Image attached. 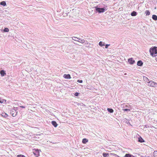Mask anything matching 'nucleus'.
Returning a JSON list of instances; mask_svg holds the SVG:
<instances>
[{
	"label": "nucleus",
	"mask_w": 157,
	"mask_h": 157,
	"mask_svg": "<svg viewBox=\"0 0 157 157\" xmlns=\"http://www.w3.org/2000/svg\"><path fill=\"white\" fill-rule=\"evenodd\" d=\"M123 110L124 111H129L130 110L129 109H123Z\"/></svg>",
	"instance_id": "nucleus-28"
},
{
	"label": "nucleus",
	"mask_w": 157,
	"mask_h": 157,
	"mask_svg": "<svg viewBox=\"0 0 157 157\" xmlns=\"http://www.w3.org/2000/svg\"><path fill=\"white\" fill-rule=\"evenodd\" d=\"M143 63L141 60H139L138 61L137 64L139 66H141L143 65Z\"/></svg>",
	"instance_id": "nucleus-10"
},
{
	"label": "nucleus",
	"mask_w": 157,
	"mask_h": 157,
	"mask_svg": "<svg viewBox=\"0 0 157 157\" xmlns=\"http://www.w3.org/2000/svg\"><path fill=\"white\" fill-rule=\"evenodd\" d=\"M144 81L147 82H148V81H149V80L146 77H144Z\"/></svg>",
	"instance_id": "nucleus-23"
},
{
	"label": "nucleus",
	"mask_w": 157,
	"mask_h": 157,
	"mask_svg": "<svg viewBox=\"0 0 157 157\" xmlns=\"http://www.w3.org/2000/svg\"><path fill=\"white\" fill-rule=\"evenodd\" d=\"M0 4L3 6H5L6 5V3L5 1H2L0 3Z\"/></svg>",
	"instance_id": "nucleus-12"
},
{
	"label": "nucleus",
	"mask_w": 157,
	"mask_h": 157,
	"mask_svg": "<svg viewBox=\"0 0 157 157\" xmlns=\"http://www.w3.org/2000/svg\"><path fill=\"white\" fill-rule=\"evenodd\" d=\"M77 82L79 83H82V80H77Z\"/></svg>",
	"instance_id": "nucleus-29"
},
{
	"label": "nucleus",
	"mask_w": 157,
	"mask_h": 157,
	"mask_svg": "<svg viewBox=\"0 0 157 157\" xmlns=\"http://www.w3.org/2000/svg\"><path fill=\"white\" fill-rule=\"evenodd\" d=\"M0 73L2 76H4L6 74V73L3 70L1 71Z\"/></svg>",
	"instance_id": "nucleus-16"
},
{
	"label": "nucleus",
	"mask_w": 157,
	"mask_h": 157,
	"mask_svg": "<svg viewBox=\"0 0 157 157\" xmlns=\"http://www.w3.org/2000/svg\"><path fill=\"white\" fill-rule=\"evenodd\" d=\"M96 10L99 13L104 12L105 11V9L103 8H96Z\"/></svg>",
	"instance_id": "nucleus-6"
},
{
	"label": "nucleus",
	"mask_w": 157,
	"mask_h": 157,
	"mask_svg": "<svg viewBox=\"0 0 157 157\" xmlns=\"http://www.w3.org/2000/svg\"><path fill=\"white\" fill-rule=\"evenodd\" d=\"M151 55L153 56H156L155 54H157V47H154L150 48L149 50Z\"/></svg>",
	"instance_id": "nucleus-1"
},
{
	"label": "nucleus",
	"mask_w": 157,
	"mask_h": 157,
	"mask_svg": "<svg viewBox=\"0 0 157 157\" xmlns=\"http://www.w3.org/2000/svg\"><path fill=\"white\" fill-rule=\"evenodd\" d=\"M2 116L4 117H8V115L5 113H2Z\"/></svg>",
	"instance_id": "nucleus-20"
},
{
	"label": "nucleus",
	"mask_w": 157,
	"mask_h": 157,
	"mask_svg": "<svg viewBox=\"0 0 157 157\" xmlns=\"http://www.w3.org/2000/svg\"><path fill=\"white\" fill-rule=\"evenodd\" d=\"M153 156L154 157H157V151H154L153 153Z\"/></svg>",
	"instance_id": "nucleus-19"
},
{
	"label": "nucleus",
	"mask_w": 157,
	"mask_h": 157,
	"mask_svg": "<svg viewBox=\"0 0 157 157\" xmlns=\"http://www.w3.org/2000/svg\"><path fill=\"white\" fill-rule=\"evenodd\" d=\"M52 124L55 127H56L57 126L58 124L55 121H52Z\"/></svg>",
	"instance_id": "nucleus-9"
},
{
	"label": "nucleus",
	"mask_w": 157,
	"mask_h": 157,
	"mask_svg": "<svg viewBox=\"0 0 157 157\" xmlns=\"http://www.w3.org/2000/svg\"><path fill=\"white\" fill-rule=\"evenodd\" d=\"M0 100H1V98H0ZM3 102V100L2 101V100H0V103H2Z\"/></svg>",
	"instance_id": "nucleus-33"
},
{
	"label": "nucleus",
	"mask_w": 157,
	"mask_h": 157,
	"mask_svg": "<svg viewBox=\"0 0 157 157\" xmlns=\"http://www.w3.org/2000/svg\"><path fill=\"white\" fill-rule=\"evenodd\" d=\"M148 85L151 87H155L157 86V83L152 80L148 82Z\"/></svg>",
	"instance_id": "nucleus-2"
},
{
	"label": "nucleus",
	"mask_w": 157,
	"mask_h": 157,
	"mask_svg": "<svg viewBox=\"0 0 157 157\" xmlns=\"http://www.w3.org/2000/svg\"><path fill=\"white\" fill-rule=\"evenodd\" d=\"M103 155L104 157H106L107 156L109 157L115 156L116 155L115 154L111 153H103Z\"/></svg>",
	"instance_id": "nucleus-4"
},
{
	"label": "nucleus",
	"mask_w": 157,
	"mask_h": 157,
	"mask_svg": "<svg viewBox=\"0 0 157 157\" xmlns=\"http://www.w3.org/2000/svg\"><path fill=\"white\" fill-rule=\"evenodd\" d=\"M137 13L135 11H133L131 13V15L132 16H136L137 15Z\"/></svg>",
	"instance_id": "nucleus-13"
},
{
	"label": "nucleus",
	"mask_w": 157,
	"mask_h": 157,
	"mask_svg": "<svg viewBox=\"0 0 157 157\" xmlns=\"http://www.w3.org/2000/svg\"><path fill=\"white\" fill-rule=\"evenodd\" d=\"M138 140L139 142H141V143L144 142V140L141 137L138 138Z\"/></svg>",
	"instance_id": "nucleus-18"
},
{
	"label": "nucleus",
	"mask_w": 157,
	"mask_h": 157,
	"mask_svg": "<svg viewBox=\"0 0 157 157\" xmlns=\"http://www.w3.org/2000/svg\"><path fill=\"white\" fill-rule=\"evenodd\" d=\"M63 77L66 79H70L71 78L69 74H64L63 76Z\"/></svg>",
	"instance_id": "nucleus-8"
},
{
	"label": "nucleus",
	"mask_w": 157,
	"mask_h": 157,
	"mask_svg": "<svg viewBox=\"0 0 157 157\" xmlns=\"http://www.w3.org/2000/svg\"><path fill=\"white\" fill-rule=\"evenodd\" d=\"M75 96H78V93H76L75 94Z\"/></svg>",
	"instance_id": "nucleus-30"
},
{
	"label": "nucleus",
	"mask_w": 157,
	"mask_h": 157,
	"mask_svg": "<svg viewBox=\"0 0 157 157\" xmlns=\"http://www.w3.org/2000/svg\"><path fill=\"white\" fill-rule=\"evenodd\" d=\"M88 142V140L86 138L83 139L82 140V142L83 144H86Z\"/></svg>",
	"instance_id": "nucleus-17"
},
{
	"label": "nucleus",
	"mask_w": 157,
	"mask_h": 157,
	"mask_svg": "<svg viewBox=\"0 0 157 157\" xmlns=\"http://www.w3.org/2000/svg\"><path fill=\"white\" fill-rule=\"evenodd\" d=\"M146 15H149L150 14V12L148 10H147L145 12Z\"/></svg>",
	"instance_id": "nucleus-26"
},
{
	"label": "nucleus",
	"mask_w": 157,
	"mask_h": 157,
	"mask_svg": "<svg viewBox=\"0 0 157 157\" xmlns=\"http://www.w3.org/2000/svg\"><path fill=\"white\" fill-rule=\"evenodd\" d=\"M109 45H108V44H106V45H105V48H107L108 47V46Z\"/></svg>",
	"instance_id": "nucleus-32"
},
{
	"label": "nucleus",
	"mask_w": 157,
	"mask_h": 157,
	"mask_svg": "<svg viewBox=\"0 0 157 157\" xmlns=\"http://www.w3.org/2000/svg\"><path fill=\"white\" fill-rule=\"evenodd\" d=\"M72 39L74 40L78 41V40L79 38L75 36H73L72 37Z\"/></svg>",
	"instance_id": "nucleus-14"
},
{
	"label": "nucleus",
	"mask_w": 157,
	"mask_h": 157,
	"mask_svg": "<svg viewBox=\"0 0 157 157\" xmlns=\"http://www.w3.org/2000/svg\"><path fill=\"white\" fill-rule=\"evenodd\" d=\"M10 113L12 116L14 117L17 115V112L15 109H12L10 110Z\"/></svg>",
	"instance_id": "nucleus-3"
},
{
	"label": "nucleus",
	"mask_w": 157,
	"mask_h": 157,
	"mask_svg": "<svg viewBox=\"0 0 157 157\" xmlns=\"http://www.w3.org/2000/svg\"><path fill=\"white\" fill-rule=\"evenodd\" d=\"M19 107L21 108H25V106H19Z\"/></svg>",
	"instance_id": "nucleus-31"
},
{
	"label": "nucleus",
	"mask_w": 157,
	"mask_h": 157,
	"mask_svg": "<svg viewBox=\"0 0 157 157\" xmlns=\"http://www.w3.org/2000/svg\"><path fill=\"white\" fill-rule=\"evenodd\" d=\"M3 31L5 32H8L9 31V29L8 28H6L4 29Z\"/></svg>",
	"instance_id": "nucleus-24"
},
{
	"label": "nucleus",
	"mask_w": 157,
	"mask_h": 157,
	"mask_svg": "<svg viewBox=\"0 0 157 157\" xmlns=\"http://www.w3.org/2000/svg\"><path fill=\"white\" fill-rule=\"evenodd\" d=\"M17 157H25L24 155H17Z\"/></svg>",
	"instance_id": "nucleus-27"
},
{
	"label": "nucleus",
	"mask_w": 157,
	"mask_h": 157,
	"mask_svg": "<svg viewBox=\"0 0 157 157\" xmlns=\"http://www.w3.org/2000/svg\"><path fill=\"white\" fill-rule=\"evenodd\" d=\"M128 62L130 64H133L135 63V61L133 60L132 58H130L128 59Z\"/></svg>",
	"instance_id": "nucleus-7"
},
{
	"label": "nucleus",
	"mask_w": 157,
	"mask_h": 157,
	"mask_svg": "<svg viewBox=\"0 0 157 157\" xmlns=\"http://www.w3.org/2000/svg\"><path fill=\"white\" fill-rule=\"evenodd\" d=\"M152 18L155 21L157 20V16L155 15H153L152 16Z\"/></svg>",
	"instance_id": "nucleus-15"
},
{
	"label": "nucleus",
	"mask_w": 157,
	"mask_h": 157,
	"mask_svg": "<svg viewBox=\"0 0 157 157\" xmlns=\"http://www.w3.org/2000/svg\"><path fill=\"white\" fill-rule=\"evenodd\" d=\"M99 46L101 47H102L105 45H104V43L102 42L101 41H100L99 43Z\"/></svg>",
	"instance_id": "nucleus-21"
},
{
	"label": "nucleus",
	"mask_w": 157,
	"mask_h": 157,
	"mask_svg": "<svg viewBox=\"0 0 157 157\" xmlns=\"http://www.w3.org/2000/svg\"><path fill=\"white\" fill-rule=\"evenodd\" d=\"M107 110L110 113H113V110L112 109L108 108Z\"/></svg>",
	"instance_id": "nucleus-22"
},
{
	"label": "nucleus",
	"mask_w": 157,
	"mask_h": 157,
	"mask_svg": "<svg viewBox=\"0 0 157 157\" xmlns=\"http://www.w3.org/2000/svg\"><path fill=\"white\" fill-rule=\"evenodd\" d=\"M33 153L36 157L39 156V151L38 149H34L33 151Z\"/></svg>",
	"instance_id": "nucleus-5"
},
{
	"label": "nucleus",
	"mask_w": 157,
	"mask_h": 157,
	"mask_svg": "<svg viewBox=\"0 0 157 157\" xmlns=\"http://www.w3.org/2000/svg\"><path fill=\"white\" fill-rule=\"evenodd\" d=\"M79 42L81 43L82 44L84 43L85 42V40L82 39H80L79 38L78 40V41Z\"/></svg>",
	"instance_id": "nucleus-11"
},
{
	"label": "nucleus",
	"mask_w": 157,
	"mask_h": 157,
	"mask_svg": "<svg viewBox=\"0 0 157 157\" xmlns=\"http://www.w3.org/2000/svg\"><path fill=\"white\" fill-rule=\"evenodd\" d=\"M132 155L129 154H126L124 157H131Z\"/></svg>",
	"instance_id": "nucleus-25"
},
{
	"label": "nucleus",
	"mask_w": 157,
	"mask_h": 157,
	"mask_svg": "<svg viewBox=\"0 0 157 157\" xmlns=\"http://www.w3.org/2000/svg\"><path fill=\"white\" fill-rule=\"evenodd\" d=\"M135 157L134 156H133V157Z\"/></svg>",
	"instance_id": "nucleus-34"
}]
</instances>
